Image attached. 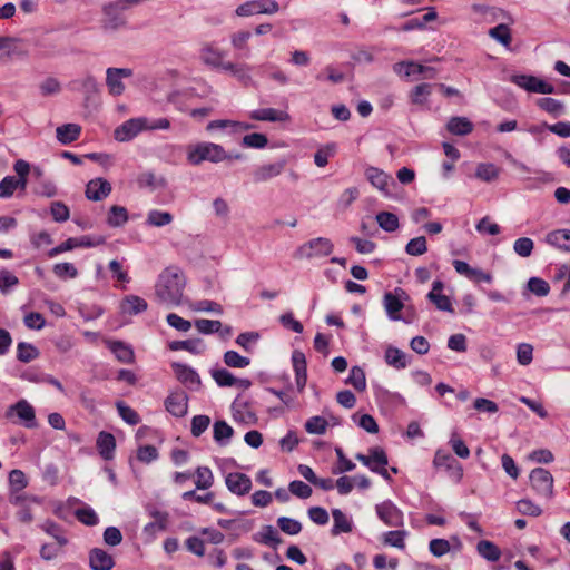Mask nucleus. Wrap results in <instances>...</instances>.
Segmentation results:
<instances>
[{
    "label": "nucleus",
    "instance_id": "34",
    "mask_svg": "<svg viewBox=\"0 0 570 570\" xmlns=\"http://www.w3.org/2000/svg\"><path fill=\"white\" fill-rule=\"evenodd\" d=\"M72 83L75 89L81 90L85 94L87 101L99 92V85L92 76H87L82 80H75Z\"/></svg>",
    "mask_w": 570,
    "mask_h": 570
},
{
    "label": "nucleus",
    "instance_id": "57",
    "mask_svg": "<svg viewBox=\"0 0 570 570\" xmlns=\"http://www.w3.org/2000/svg\"><path fill=\"white\" fill-rule=\"evenodd\" d=\"M50 213L55 222L63 223L69 219L70 210L68 206L62 202H52L50 206Z\"/></svg>",
    "mask_w": 570,
    "mask_h": 570
},
{
    "label": "nucleus",
    "instance_id": "51",
    "mask_svg": "<svg viewBox=\"0 0 570 570\" xmlns=\"http://www.w3.org/2000/svg\"><path fill=\"white\" fill-rule=\"evenodd\" d=\"M277 525L284 533L289 535H296L302 531L301 522L288 517H279Z\"/></svg>",
    "mask_w": 570,
    "mask_h": 570
},
{
    "label": "nucleus",
    "instance_id": "22",
    "mask_svg": "<svg viewBox=\"0 0 570 570\" xmlns=\"http://www.w3.org/2000/svg\"><path fill=\"white\" fill-rule=\"evenodd\" d=\"M81 134V127L77 124H66L57 127L56 137L62 145H69L78 140Z\"/></svg>",
    "mask_w": 570,
    "mask_h": 570
},
{
    "label": "nucleus",
    "instance_id": "28",
    "mask_svg": "<svg viewBox=\"0 0 570 570\" xmlns=\"http://www.w3.org/2000/svg\"><path fill=\"white\" fill-rule=\"evenodd\" d=\"M332 517L334 520V524L331 531L333 535H338L343 532L348 533L353 530L352 521L340 509H333Z\"/></svg>",
    "mask_w": 570,
    "mask_h": 570
},
{
    "label": "nucleus",
    "instance_id": "14",
    "mask_svg": "<svg viewBox=\"0 0 570 570\" xmlns=\"http://www.w3.org/2000/svg\"><path fill=\"white\" fill-rule=\"evenodd\" d=\"M286 166V160L282 159L274 164H266L257 167L253 171V180L254 183H264L267 181L274 177H277L283 173Z\"/></svg>",
    "mask_w": 570,
    "mask_h": 570
},
{
    "label": "nucleus",
    "instance_id": "50",
    "mask_svg": "<svg viewBox=\"0 0 570 570\" xmlns=\"http://www.w3.org/2000/svg\"><path fill=\"white\" fill-rule=\"evenodd\" d=\"M224 363L229 367L244 368L250 364V360L242 356L236 351H227L224 354Z\"/></svg>",
    "mask_w": 570,
    "mask_h": 570
},
{
    "label": "nucleus",
    "instance_id": "42",
    "mask_svg": "<svg viewBox=\"0 0 570 570\" xmlns=\"http://www.w3.org/2000/svg\"><path fill=\"white\" fill-rule=\"evenodd\" d=\"M499 171V168L494 164L483 163L478 165L475 177L483 181L491 183L498 178Z\"/></svg>",
    "mask_w": 570,
    "mask_h": 570
},
{
    "label": "nucleus",
    "instance_id": "12",
    "mask_svg": "<svg viewBox=\"0 0 570 570\" xmlns=\"http://www.w3.org/2000/svg\"><path fill=\"white\" fill-rule=\"evenodd\" d=\"M433 463L435 466L445 468L451 473V476L458 482L463 476L462 465L448 452L436 451Z\"/></svg>",
    "mask_w": 570,
    "mask_h": 570
},
{
    "label": "nucleus",
    "instance_id": "26",
    "mask_svg": "<svg viewBox=\"0 0 570 570\" xmlns=\"http://www.w3.org/2000/svg\"><path fill=\"white\" fill-rule=\"evenodd\" d=\"M250 118L259 121H284L289 118L285 111L274 108L257 109L250 112Z\"/></svg>",
    "mask_w": 570,
    "mask_h": 570
},
{
    "label": "nucleus",
    "instance_id": "60",
    "mask_svg": "<svg viewBox=\"0 0 570 570\" xmlns=\"http://www.w3.org/2000/svg\"><path fill=\"white\" fill-rule=\"evenodd\" d=\"M517 510L523 515L539 517L542 509L529 499H521L517 502Z\"/></svg>",
    "mask_w": 570,
    "mask_h": 570
},
{
    "label": "nucleus",
    "instance_id": "61",
    "mask_svg": "<svg viewBox=\"0 0 570 570\" xmlns=\"http://www.w3.org/2000/svg\"><path fill=\"white\" fill-rule=\"evenodd\" d=\"M75 515L78 519V521L89 527H94L99 522L98 515L89 507L77 509L75 511Z\"/></svg>",
    "mask_w": 570,
    "mask_h": 570
},
{
    "label": "nucleus",
    "instance_id": "62",
    "mask_svg": "<svg viewBox=\"0 0 570 570\" xmlns=\"http://www.w3.org/2000/svg\"><path fill=\"white\" fill-rule=\"evenodd\" d=\"M195 326L202 334L217 333L222 328V322L218 320L200 318L195 322Z\"/></svg>",
    "mask_w": 570,
    "mask_h": 570
},
{
    "label": "nucleus",
    "instance_id": "7",
    "mask_svg": "<svg viewBox=\"0 0 570 570\" xmlns=\"http://www.w3.org/2000/svg\"><path fill=\"white\" fill-rule=\"evenodd\" d=\"M511 82L529 92L554 94L556 88L542 79L531 75H512Z\"/></svg>",
    "mask_w": 570,
    "mask_h": 570
},
{
    "label": "nucleus",
    "instance_id": "23",
    "mask_svg": "<svg viewBox=\"0 0 570 570\" xmlns=\"http://www.w3.org/2000/svg\"><path fill=\"white\" fill-rule=\"evenodd\" d=\"M473 124L466 117H451L446 124V129L456 136H466L473 131Z\"/></svg>",
    "mask_w": 570,
    "mask_h": 570
},
{
    "label": "nucleus",
    "instance_id": "3",
    "mask_svg": "<svg viewBox=\"0 0 570 570\" xmlns=\"http://www.w3.org/2000/svg\"><path fill=\"white\" fill-rule=\"evenodd\" d=\"M4 416L8 420H12L13 423L21 424L27 429H35L38 425L33 406L23 399L10 405Z\"/></svg>",
    "mask_w": 570,
    "mask_h": 570
},
{
    "label": "nucleus",
    "instance_id": "25",
    "mask_svg": "<svg viewBox=\"0 0 570 570\" xmlns=\"http://www.w3.org/2000/svg\"><path fill=\"white\" fill-rule=\"evenodd\" d=\"M180 305H188L193 311H197V312H213V313H216L219 315L223 314L222 305L214 301L203 299V301L193 303L190 299L185 298L180 294Z\"/></svg>",
    "mask_w": 570,
    "mask_h": 570
},
{
    "label": "nucleus",
    "instance_id": "59",
    "mask_svg": "<svg viewBox=\"0 0 570 570\" xmlns=\"http://www.w3.org/2000/svg\"><path fill=\"white\" fill-rule=\"evenodd\" d=\"M53 274L61 278H76L78 276V271L71 263H58L52 268Z\"/></svg>",
    "mask_w": 570,
    "mask_h": 570
},
{
    "label": "nucleus",
    "instance_id": "44",
    "mask_svg": "<svg viewBox=\"0 0 570 570\" xmlns=\"http://www.w3.org/2000/svg\"><path fill=\"white\" fill-rule=\"evenodd\" d=\"M488 33L491 38L505 47H508L512 41L510 28L505 23H500L494 28H491Z\"/></svg>",
    "mask_w": 570,
    "mask_h": 570
},
{
    "label": "nucleus",
    "instance_id": "1",
    "mask_svg": "<svg viewBox=\"0 0 570 570\" xmlns=\"http://www.w3.org/2000/svg\"><path fill=\"white\" fill-rule=\"evenodd\" d=\"M156 296L166 305L178 304V267H167L158 277Z\"/></svg>",
    "mask_w": 570,
    "mask_h": 570
},
{
    "label": "nucleus",
    "instance_id": "18",
    "mask_svg": "<svg viewBox=\"0 0 570 570\" xmlns=\"http://www.w3.org/2000/svg\"><path fill=\"white\" fill-rule=\"evenodd\" d=\"M292 362L295 372V381L299 392H302L307 382V365L305 354L301 351H294Z\"/></svg>",
    "mask_w": 570,
    "mask_h": 570
},
{
    "label": "nucleus",
    "instance_id": "36",
    "mask_svg": "<svg viewBox=\"0 0 570 570\" xmlns=\"http://www.w3.org/2000/svg\"><path fill=\"white\" fill-rule=\"evenodd\" d=\"M258 535L259 538H255L256 541L274 549L282 543V538L273 525H264Z\"/></svg>",
    "mask_w": 570,
    "mask_h": 570
},
{
    "label": "nucleus",
    "instance_id": "2",
    "mask_svg": "<svg viewBox=\"0 0 570 570\" xmlns=\"http://www.w3.org/2000/svg\"><path fill=\"white\" fill-rule=\"evenodd\" d=\"M227 157L224 147L214 142H199L189 147L187 154V159L193 165H199L205 160L218 164L226 160Z\"/></svg>",
    "mask_w": 570,
    "mask_h": 570
},
{
    "label": "nucleus",
    "instance_id": "17",
    "mask_svg": "<svg viewBox=\"0 0 570 570\" xmlns=\"http://www.w3.org/2000/svg\"><path fill=\"white\" fill-rule=\"evenodd\" d=\"M368 455H365L363 453H357L355 455V459L367 466L371 471L372 468L375 466V464L380 466H386L389 464V459L386 455V452L383 448L380 446H373L368 449Z\"/></svg>",
    "mask_w": 570,
    "mask_h": 570
},
{
    "label": "nucleus",
    "instance_id": "39",
    "mask_svg": "<svg viewBox=\"0 0 570 570\" xmlns=\"http://www.w3.org/2000/svg\"><path fill=\"white\" fill-rule=\"evenodd\" d=\"M537 106L540 109H542L556 117L560 116L564 111V105L560 100H557V99L550 98V97L539 98L537 100Z\"/></svg>",
    "mask_w": 570,
    "mask_h": 570
},
{
    "label": "nucleus",
    "instance_id": "27",
    "mask_svg": "<svg viewBox=\"0 0 570 570\" xmlns=\"http://www.w3.org/2000/svg\"><path fill=\"white\" fill-rule=\"evenodd\" d=\"M233 435H234V429L229 424H227L225 421L219 420L214 423L213 436H214V440L220 446L227 445Z\"/></svg>",
    "mask_w": 570,
    "mask_h": 570
},
{
    "label": "nucleus",
    "instance_id": "13",
    "mask_svg": "<svg viewBox=\"0 0 570 570\" xmlns=\"http://www.w3.org/2000/svg\"><path fill=\"white\" fill-rule=\"evenodd\" d=\"M146 511L154 521L147 523L144 528V531L149 534H154L159 531H164L168 524V513L166 511L159 510L154 504H148L146 507Z\"/></svg>",
    "mask_w": 570,
    "mask_h": 570
},
{
    "label": "nucleus",
    "instance_id": "10",
    "mask_svg": "<svg viewBox=\"0 0 570 570\" xmlns=\"http://www.w3.org/2000/svg\"><path fill=\"white\" fill-rule=\"evenodd\" d=\"M132 76V70L129 68H108L106 71V85L110 95L120 96L125 91L122 78Z\"/></svg>",
    "mask_w": 570,
    "mask_h": 570
},
{
    "label": "nucleus",
    "instance_id": "5",
    "mask_svg": "<svg viewBox=\"0 0 570 570\" xmlns=\"http://www.w3.org/2000/svg\"><path fill=\"white\" fill-rule=\"evenodd\" d=\"M529 479L531 488L538 495L546 499H552L553 476L548 470L543 468H535L530 472Z\"/></svg>",
    "mask_w": 570,
    "mask_h": 570
},
{
    "label": "nucleus",
    "instance_id": "55",
    "mask_svg": "<svg viewBox=\"0 0 570 570\" xmlns=\"http://www.w3.org/2000/svg\"><path fill=\"white\" fill-rule=\"evenodd\" d=\"M528 289L539 296V297H543V296H547L550 292V285L548 282H546L544 279L540 278V277H531L529 281H528Z\"/></svg>",
    "mask_w": 570,
    "mask_h": 570
},
{
    "label": "nucleus",
    "instance_id": "6",
    "mask_svg": "<svg viewBox=\"0 0 570 570\" xmlns=\"http://www.w3.org/2000/svg\"><path fill=\"white\" fill-rule=\"evenodd\" d=\"M278 10L279 6L275 0H252L238 6L235 12L238 17H249L255 14H274Z\"/></svg>",
    "mask_w": 570,
    "mask_h": 570
},
{
    "label": "nucleus",
    "instance_id": "53",
    "mask_svg": "<svg viewBox=\"0 0 570 570\" xmlns=\"http://www.w3.org/2000/svg\"><path fill=\"white\" fill-rule=\"evenodd\" d=\"M268 144L266 135L261 132H253L245 135L242 139V145L248 148H264Z\"/></svg>",
    "mask_w": 570,
    "mask_h": 570
},
{
    "label": "nucleus",
    "instance_id": "11",
    "mask_svg": "<svg viewBox=\"0 0 570 570\" xmlns=\"http://www.w3.org/2000/svg\"><path fill=\"white\" fill-rule=\"evenodd\" d=\"M227 489L238 495L243 497L249 493L252 489V480L248 475L240 472H230L225 478Z\"/></svg>",
    "mask_w": 570,
    "mask_h": 570
},
{
    "label": "nucleus",
    "instance_id": "41",
    "mask_svg": "<svg viewBox=\"0 0 570 570\" xmlns=\"http://www.w3.org/2000/svg\"><path fill=\"white\" fill-rule=\"evenodd\" d=\"M412 75H422L425 79H434L438 75V71L433 67L409 61L407 70L404 71V76L410 77Z\"/></svg>",
    "mask_w": 570,
    "mask_h": 570
},
{
    "label": "nucleus",
    "instance_id": "33",
    "mask_svg": "<svg viewBox=\"0 0 570 570\" xmlns=\"http://www.w3.org/2000/svg\"><path fill=\"white\" fill-rule=\"evenodd\" d=\"M384 358H385V362L400 370V368H405L407 363H406V354L396 348V347H393V346H389L385 351V355H384Z\"/></svg>",
    "mask_w": 570,
    "mask_h": 570
},
{
    "label": "nucleus",
    "instance_id": "24",
    "mask_svg": "<svg viewBox=\"0 0 570 570\" xmlns=\"http://www.w3.org/2000/svg\"><path fill=\"white\" fill-rule=\"evenodd\" d=\"M147 302L137 295H128L121 302V312L129 315H137L145 312Z\"/></svg>",
    "mask_w": 570,
    "mask_h": 570
},
{
    "label": "nucleus",
    "instance_id": "54",
    "mask_svg": "<svg viewBox=\"0 0 570 570\" xmlns=\"http://www.w3.org/2000/svg\"><path fill=\"white\" fill-rule=\"evenodd\" d=\"M327 421L322 417V416H312L311 419H308L305 423V430L309 433V434H317V435H322L326 432V428H327Z\"/></svg>",
    "mask_w": 570,
    "mask_h": 570
},
{
    "label": "nucleus",
    "instance_id": "58",
    "mask_svg": "<svg viewBox=\"0 0 570 570\" xmlns=\"http://www.w3.org/2000/svg\"><path fill=\"white\" fill-rule=\"evenodd\" d=\"M210 417L208 415H195L191 420L190 432L195 438L200 436L209 426Z\"/></svg>",
    "mask_w": 570,
    "mask_h": 570
},
{
    "label": "nucleus",
    "instance_id": "45",
    "mask_svg": "<svg viewBox=\"0 0 570 570\" xmlns=\"http://www.w3.org/2000/svg\"><path fill=\"white\" fill-rule=\"evenodd\" d=\"M39 356L36 346L29 343L20 342L17 346V358L22 363H29Z\"/></svg>",
    "mask_w": 570,
    "mask_h": 570
},
{
    "label": "nucleus",
    "instance_id": "38",
    "mask_svg": "<svg viewBox=\"0 0 570 570\" xmlns=\"http://www.w3.org/2000/svg\"><path fill=\"white\" fill-rule=\"evenodd\" d=\"M375 219L379 226L387 233L395 232L400 226L397 216L390 212L377 213Z\"/></svg>",
    "mask_w": 570,
    "mask_h": 570
},
{
    "label": "nucleus",
    "instance_id": "47",
    "mask_svg": "<svg viewBox=\"0 0 570 570\" xmlns=\"http://www.w3.org/2000/svg\"><path fill=\"white\" fill-rule=\"evenodd\" d=\"M116 407L118 410L119 416L130 425H137L140 422L139 414L128 406L125 402L118 401L116 402Z\"/></svg>",
    "mask_w": 570,
    "mask_h": 570
},
{
    "label": "nucleus",
    "instance_id": "35",
    "mask_svg": "<svg viewBox=\"0 0 570 570\" xmlns=\"http://www.w3.org/2000/svg\"><path fill=\"white\" fill-rule=\"evenodd\" d=\"M384 307L389 317L393 321L401 320V316L397 314L403 308V303L391 292H386L384 294Z\"/></svg>",
    "mask_w": 570,
    "mask_h": 570
},
{
    "label": "nucleus",
    "instance_id": "64",
    "mask_svg": "<svg viewBox=\"0 0 570 570\" xmlns=\"http://www.w3.org/2000/svg\"><path fill=\"white\" fill-rule=\"evenodd\" d=\"M288 491L301 499H307L312 495V488L303 481L294 480L288 485Z\"/></svg>",
    "mask_w": 570,
    "mask_h": 570
},
{
    "label": "nucleus",
    "instance_id": "4",
    "mask_svg": "<svg viewBox=\"0 0 570 570\" xmlns=\"http://www.w3.org/2000/svg\"><path fill=\"white\" fill-rule=\"evenodd\" d=\"M334 244L330 238L317 237L313 238L302 246H299L294 256L296 258L312 259L315 257H326L332 254Z\"/></svg>",
    "mask_w": 570,
    "mask_h": 570
},
{
    "label": "nucleus",
    "instance_id": "63",
    "mask_svg": "<svg viewBox=\"0 0 570 570\" xmlns=\"http://www.w3.org/2000/svg\"><path fill=\"white\" fill-rule=\"evenodd\" d=\"M533 247V240L529 237H520L513 244V250L521 257H529Z\"/></svg>",
    "mask_w": 570,
    "mask_h": 570
},
{
    "label": "nucleus",
    "instance_id": "9",
    "mask_svg": "<svg viewBox=\"0 0 570 570\" xmlns=\"http://www.w3.org/2000/svg\"><path fill=\"white\" fill-rule=\"evenodd\" d=\"M375 510L380 520L386 525L400 527L403 524V513L392 501L386 500L376 504Z\"/></svg>",
    "mask_w": 570,
    "mask_h": 570
},
{
    "label": "nucleus",
    "instance_id": "16",
    "mask_svg": "<svg viewBox=\"0 0 570 570\" xmlns=\"http://www.w3.org/2000/svg\"><path fill=\"white\" fill-rule=\"evenodd\" d=\"M111 184L104 178L91 179L86 186V197L89 200L99 202L109 196Z\"/></svg>",
    "mask_w": 570,
    "mask_h": 570
},
{
    "label": "nucleus",
    "instance_id": "31",
    "mask_svg": "<svg viewBox=\"0 0 570 570\" xmlns=\"http://www.w3.org/2000/svg\"><path fill=\"white\" fill-rule=\"evenodd\" d=\"M109 347L117 357V360H119L120 362L126 364H130L134 362V351L129 345H126L124 342L114 341L110 343Z\"/></svg>",
    "mask_w": 570,
    "mask_h": 570
},
{
    "label": "nucleus",
    "instance_id": "49",
    "mask_svg": "<svg viewBox=\"0 0 570 570\" xmlns=\"http://www.w3.org/2000/svg\"><path fill=\"white\" fill-rule=\"evenodd\" d=\"M432 87L431 83L425 82L415 86L410 95L411 102L414 105H423L431 95Z\"/></svg>",
    "mask_w": 570,
    "mask_h": 570
},
{
    "label": "nucleus",
    "instance_id": "46",
    "mask_svg": "<svg viewBox=\"0 0 570 570\" xmlns=\"http://www.w3.org/2000/svg\"><path fill=\"white\" fill-rule=\"evenodd\" d=\"M346 384L353 385V387L360 392L366 389L365 373L362 367L353 366L350 371V375L346 379Z\"/></svg>",
    "mask_w": 570,
    "mask_h": 570
},
{
    "label": "nucleus",
    "instance_id": "43",
    "mask_svg": "<svg viewBox=\"0 0 570 570\" xmlns=\"http://www.w3.org/2000/svg\"><path fill=\"white\" fill-rule=\"evenodd\" d=\"M214 483V475L209 468L199 466L195 472V484L199 490H207Z\"/></svg>",
    "mask_w": 570,
    "mask_h": 570
},
{
    "label": "nucleus",
    "instance_id": "8",
    "mask_svg": "<svg viewBox=\"0 0 570 570\" xmlns=\"http://www.w3.org/2000/svg\"><path fill=\"white\" fill-rule=\"evenodd\" d=\"M145 129H147V118H132L117 127L114 137L118 141H129Z\"/></svg>",
    "mask_w": 570,
    "mask_h": 570
},
{
    "label": "nucleus",
    "instance_id": "40",
    "mask_svg": "<svg viewBox=\"0 0 570 570\" xmlns=\"http://www.w3.org/2000/svg\"><path fill=\"white\" fill-rule=\"evenodd\" d=\"M9 491L21 492L28 487V479L22 470L14 469L9 473Z\"/></svg>",
    "mask_w": 570,
    "mask_h": 570
},
{
    "label": "nucleus",
    "instance_id": "29",
    "mask_svg": "<svg viewBox=\"0 0 570 570\" xmlns=\"http://www.w3.org/2000/svg\"><path fill=\"white\" fill-rule=\"evenodd\" d=\"M222 68L226 71H229L234 77H236L245 86H248L252 82V77L249 75L250 68L247 65L224 62V63H222Z\"/></svg>",
    "mask_w": 570,
    "mask_h": 570
},
{
    "label": "nucleus",
    "instance_id": "56",
    "mask_svg": "<svg viewBox=\"0 0 570 570\" xmlns=\"http://www.w3.org/2000/svg\"><path fill=\"white\" fill-rule=\"evenodd\" d=\"M426 250V239L424 236L412 238L405 246L406 254L411 256L423 255Z\"/></svg>",
    "mask_w": 570,
    "mask_h": 570
},
{
    "label": "nucleus",
    "instance_id": "21",
    "mask_svg": "<svg viewBox=\"0 0 570 570\" xmlns=\"http://www.w3.org/2000/svg\"><path fill=\"white\" fill-rule=\"evenodd\" d=\"M546 243L562 252L570 253V229H556L548 233Z\"/></svg>",
    "mask_w": 570,
    "mask_h": 570
},
{
    "label": "nucleus",
    "instance_id": "32",
    "mask_svg": "<svg viewBox=\"0 0 570 570\" xmlns=\"http://www.w3.org/2000/svg\"><path fill=\"white\" fill-rule=\"evenodd\" d=\"M40 528L49 535H51L59 547L68 544V539L63 535V530L60 524L52 520H46Z\"/></svg>",
    "mask_w": 570,
    "mask_h": 570
},
{
    "label": "nucleus",
    "instance_id": "52",
    "mask_svg": "<svg viewBox=\"0 0 570 570\" xmlns=\"http://www.w3.org/2000/svg\"><path fill=\"white\" fill-rule=\"evenodd\" d=\"M174 219L173 215L167 212L151 210L147 216L146 223L150 226L161 227Z\"/></svg>",
    "mask_w": 570,
    "mask_h": 570
},
{
    "label": "nucleus",
    "instance_id": "19",
    "mask_svg": "<svg viewBox=\"0 0 570 570\" xmlns=\"http://www.w3.org/2000/svg\"><path fill=\"white\" fill-rule=\"evenodd\" d=\"M96 446L98 453L105 461H110L115 456L116 439L115 436L106 431H101L98 434Z\"/></svg>",
    "mask_w": 570,
    "mask_h": 570
},
{
    "label": "nucleus",
    "instance_id": "48",
    "mask_svg": "<svg viewBox=\"0 0 570 570\" xmlns=\"http://www.w3.org/2000/svg\"><path fill=\"white\" fill-rule=\"evenodd\" d=\"M212 377L220 387L233 386L236 384V377L226 368H214L210 371Z\"/></svg>",
    "mask_w": 570,
    "mask_h": 570
},
{
    "label": "nucleus",
    "instance_id": "20",
    "mask_svg": "<svg viewBox=\"0 0 570 570\" xmlns=\"http://www.w3.org/2000/svg\"><path fill=\"white\" fill-rule=\"evenodd\" d=\"M366 178L368 181L376 187L377 189L384 191L386 195H389L387 187L389 185L395 186V181L383 170L376 168V167H370L365 171Z\"/></svg>",
    "mask_w": 570,
    "mask_h": 570
},
{
    "label": "nucleus",
    "instance_id": "30",
    "mask_svg": "<svg viewBox=\"0 0 570 570\" xmlns=\"http://www.w3.org/2000/svg\"><path fill=\"white\" fill-rule=\"evenodd\" d=\"M478 553L488 561H498L501 557V550L493 542L481 540L476 544Z\"/></svg>",
    "mask_w": 570,
    "mask_h": 570
},
{
    "label": "nucleus",
    "instance_id": "37",
    "mask_svg": "<svg viewBox=\"0 0 570 570\" xmlns=\"http://www.w3.org/2000/svg\"><path fill=\"white\" fill-rule=\"evenodd\" d=\"M128 222V212L125 207L112 205L109 209L107 223L111 227H120Z\"/></svg>",
    "mask_w": 570,
    "mask_h": 570
},
{
    "label": "nucleus",
    "instance_id": "15",
    "mask_svg": "<svg viewBox=\"0 0 570 570\" xmlns=\"http://www.w3.org/2000/svg\"><path fill=\"white\" fill-rule=\"evenodd\" d=\"M88 559L91 570H111L115 567L112 556L101 548H92L88 553Z\"/></svg>",
    "mask_w": 570,
    "mask_h": 570
}]
</instances>
